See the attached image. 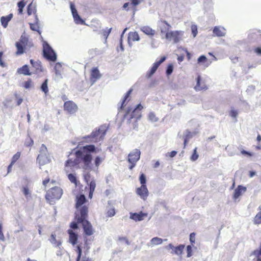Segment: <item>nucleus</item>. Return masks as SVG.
I'll return each mask as SVG.
<instances>
[{
	"mask_svg": "<svg viewBox=\"0 0 261 261\" xmlns=\"http://www.w3.org/2000/svg\"><path fill=\"white\" fill-rule=\"evenodd\" d=\"M105 135V130H102L99 128L98 129L93 131L90 136L85 137L84 139L86 142H96L98 138H101L103 137Z\"/></svg>",
	"mask_w": 261,
	"mask_h": 261,
	"instance_id": "nucleus-9",
	"label": "nucleus"
},
{
	"mask_svg": "<svg viewBox=\"0 0 261 261\" xmlns=\"http://www.w3.org/2000/svg\"><path fill=\"white\" fill-rule=\"evenodd\" d=\"M26 5V3L24 0H21L17 3V6L18 8V14L21 15L23 13V8Z\"/></svg>",
	"mask_w": 261,
	"mask_h": 261,
	"instance_id": "nucleus-32",
	"label": "nucleus"
},
{
	"mask_svg": "<svg viewBox=\"0 0 261 261\" xmlns=\"http://www.w3.org/2000/svg\"><path fill=\"white\" fill-rule=\"evenodd\" d=\"M101 77V74L97 67H94L90 70V81L91 84H94L97 80Z\"/></svg>",
	"mask_w": 261,
	"mask_h": 261,
	"instance_id": "nucleus-14",
	"label": "nucleus"
},
{
	"mask_svg": "<svg viewBox=\"0 0 261 261\" xmlns=\"http://www.w3.org/2000/svg\"><path fill=\"white\" fill-rule=\"evenodd\" d=\"M173 70V65L172 64H169L168 65L167 69H166V74L167 75H170L172 73Z\"/></svg>",
	"mask_w": 261,
	"mask_h": 261,
	"instance_id": "nucleus-51",
	"label": "nucleus"
},
{
	"mask_svg": "<svg viewBox=\"0 0 261 261\" xmlns=\"http://www.w3.org/2000/svg\"><path fill=\"white\" fill-rule=\"evenodd\" d=\"M141 152L139 149H135L128 155V162L130 163L129 169L132 170L136 166V163L140 159Z\"/></svg>",
	"mask_w": 261,
	"mask_h": 261,
	"instance_id": "nucleus-8",
	"label": "nucleus"
},
{
	"mask_svg": "<svg viewBox=\"0 0 261 261\" xmlns=\"http://www.w3.org/2000/svg\"><path fill=\"white\" fill-rule=\"evenodd\" d=\"M197 147L195 148L193 150V153L190 158V159L192 161H195L199 157V155L197 152Z\"/></svg>",
	"mask_w": 261,
	"mask_h": 261,
	"instance_id": "nucleus-41",
	"label": "nucleus"
},
{
	"mask_svg": "<svg viewBox=\"0 0 261 261\" xmlns=\"http://www.w3.org/2000/svg\"><path fill=\"white\" fill-rule=\"evenodd\" d=\"M15 97L16 98L17 105L19 106L22 103L23 99L21 98L18 97L17 95H15Z\"/></svg>",
	"mask_w": 261,
	"mask_h": 261,
	"instance_id": "nucleus-63",
	"label": "nucleus"
},
{
	"mask_svg": "<svg viewBox=\"0 0 261 261\" xmlns=\"http://www.w3.org/2000/svg\"><path fill=\"white\" fill-rule=\"evenodd\" d=\"M161 22L163 23V27L161 29V32L162 33L165 34L166 39L172 40L175 43L179 42L180 39V32L177 31L169 32L171 25L166 20H162Z\"/></svg>",
	"mask_w": 261,
	"mask_h": 261,
	"instance_id": "nucleus-4",
	"label": "nucleus"
},
{
	"mask_svg": "<svg viewBox=\"0 0 261 261\" xmlns=\"http://www.w3.org/2000/svg\"><path fill=\"white\" fill-rule=\"evenodd\" d=\"M197 83L194 87L196 91H205L207 89V87L204 81H201L200 75H198L196 79Z\"/></svg>",
	"mask_w": 261,
	"mask_h": 261,
	"instance_id": "nucleus-17",
	"label": "nucleus"
},
{
	"mask_svg": "<svg viewBox=\"0 0 261 261\" xmlns=\"http://www.w3.org/2000/svg\"><path fill=\"white\" fill-rule=\"evenodd\" d=\"M55 70L56 74H61L62 71V65L60 63H57L55 66Z\"/></svg>",
	"mask_w": 261,
	"mask_h": 261,
	"instance_id": "nucleus-40",
	"label": "nucleus"
},
{
	"mask_svg": "<svg viewBox=\"0 0 261 261\" xmlns=\"http://www.w3.org/2000/svg\"><path fill=\"white\" fill-rule=\"evenodd\" d=\"M33 86V82L31 79H28L23 83V87L25 89H29Z\"/></svg>",
	"mask_w": 261,
	"mask_h": 261,
	"instance_id": "nucleus-38",
	"label": "nucleus"
},
{
	"mask_svg": "<svg viewBox=\"0 0 261 261\" xmlns=\"http://www.w3.org/2000/svg\"><path fill=\"white\" fill-rule=\"evenodd\" d=\"M3 224L1 221H0V240L4 241L5 239V237L4 233L2 231Z\"/></svg>",
	"mask_w": 261,
	"mask_h": 261,
	"instance_id": "nucleus-59",
	"label": "nucleus"
},
{
	"mask_svg": "<svg viewBox=\"0 0 261 261\" xmlns=\"http://www.w3.org/2000/svg\"><path fill=\"white\" fill-rule=\"evenodd\" d=\"M111 29H112L110 28L109 29H106V30H102V35L106 39H107L108 38V37L109 36L110 33H111Z\"/></svg>",
	"mask_w": 261,
	"mask_h": 261,
	"instance_id": "nucleus-54",
	"label": "nucleus"
},
{
	"mask_svg": "<svg viewBox=\"0 0 261 261\" xmlns=\"http://www.w3.org/2000/svg\"><path fill=\"white\" fill-rule=\"evenodd\" d=\"M241 152L242 154L247 155L248 156H251L253 155V153L252 152H250L247 151L245 150H242L241 151Z\"/></svg>",
	"mask_w": 261,
	"mask_h": 261,
	"instance_id": "nucleus-62",
	"label": "nucleus"
},
{
	"mask_svg": "<svg viewBox=\"0 0 261 261\" xmlns=\"http://www.w3.org/2000/svg\"><path fill=\"white\" fill-rule=\"evenodd\" d=\"M238 112L237 111L235 110H231L230 112H229V115L230 116L232 117V118H236L237 115H238Z\"/></svg>",
	"mask_w": 261,
	"mask_h": 261,
	"instance_id": "nucleus-60",
	"label": "nucleus"
},
{
	"mask_svg": "<svg viewBox=\"0 0 261 261\" xmlns=\"http://www.w3.org/2000/svg\"><path fill=\"white\" fill-rule=\"evenodd\" d=\"M141 31L147 35L153 36L155 34V31L149 27H143Z\"/></svg>",
	"mask_w": 261,
	"mask_h": 261,
	"instance_id": "nucleus-30",
	"label": "nucleus"
},
{
	"mask_svg": "<svg viewBox=\"0 0 261 261\" xmlns=\"http://www.w3.org/2000/svg\"><path fill=\"white\" fill-rule=\"evenodd\" d=\"M63 107L64 111L70 114L75 113L78 110L77 106L71 100L65 101Z\"/></svg>",
	"mask_w": 261,
	"mask_h": 261,
	"instance_id": "nucleus-12",
	"label": "nucleus"
},
{
	"mask_svg": "<svg viewBox=\"0 0 261 261\" xmlns=\"http://www.w3.org/2000/svg\"><path fill=\"white\" fill-rule=\"evenodd\" d=\"M75 251L76 252L77 255L76 258V261H80L82 258V247L81 246V244H79L75 247Z\"/></svg>",
	"mask_w": 261,
	"mask_h": 261,
	"instance_id": "nucleus-31",
	"label": "nucleus"
},
{
	"mask_svg": "<svg viewBox=\"0 0 261 261\" xmlns=\"http://www.w3.org/2000/svg\"><path fill=\"white\" fill-rule=\"evenodd\" d=\"M20 152H17L13 156L11 162L14 164L15 162L20 158Z\"/></svg>",
	"mask_w": 261,
	"mask_h": 261,
	"instance_id": "nucleus-47",
	"label": "nucleus"
},
{
	"mask_svg": "<svg viewBox=\"0 0 261 261\" xmlns=\"http://www.w3.org/2000/svg\"><path fill=\"white\" fill-rule=\"evenodd\" d=\"M63 193L61 187L55 186L48 190L45 194V199L50 204H54L56 200L61 198Z\"/></svg>",
	"mask_w": 261,
	"mask_h": 261,
	"instance_id": "nucleus-5",
	"label": "nucleus"
},
{
	"mask_svg": "<svg viewBox=\"0 0 261 261\" xmlns=\"http://www.w3.org/2000/svg\"><path fill=\"white\" fill-rule=\"evenodd\" d=\"M192 247L190 245H188L187 247V257H189L192 256Z\"/></svg>",
	"mask_w": 261,
	"mask_h": 261,
	"instance_id": "nucleus-61",
	"label": "nucleus"
},
{
	"mask_svg": "<svg viewBox=\"0 0 261 261\" xmlns=\"http://www.w3.org/2000/svg\"><path fill=\"white\" fill-rule=\"evenodd\" d=\"M36 6L33 2L30 3L27 7V13L28 15H31L32 14H36Z\"/></svg>",
	"mask_w": 261,
	"mask_h": 261,
	"instance_id": "nucleus-28",
	"label": "nucleus"
},
{
	"mask_svg": "<svg viewBox=\"0 0 261 261\" xmlns=\"http://www.w3.org/2000/svg\"><path fill=\"white\" fill-rule=\"evenodd\" d=\"M87 209L84 208L79 214L74 216V221L70 224V229L67 230L69 234V242L72 246H75L77 243L78 234L73 231L79 228L78 224H82L84 233L86 236H90L94 234V230L91 223L87 220L88 214L86 213Z\"/></svg>",
	"mask_w": 261,
	"mask_h": 261,
	"instance_id": "nucleus-1",
	"label": "nucleus"
},
{
	"mask_svg": "<svg viewBox=\"0 0 261 261\" xmlns=\"http://www.w3.org/2000/svg\"><path fill=\"white\" fill-rule=\"evenodd\" d=\"M151 243L154 245H160L163 243V240L158 237H154L151 239Z\"/></svg>",
	"mask_w": 261,
	"mask_h": 261,
	"instance_id": "nucleus-37",
	"label": "nucleus"
},
{
	"mask_svg": "<svg viewBox=\"0 0 261 261\" xmlns=\"http://www.w3.org/2000/svg\"><path fill=\"white\" fill-rule=\"evenodd\" d=\"M68 179L71 183L74 184L75 186H77V180L75 175L72 173H69L67 175Z\"/></svg>",
	"mask_w": 261,
	"mask_h": 261,
	"instance_id": "nucleus-35",
	"label": "nucleus"
},
{
	"mask_svg": "<svg viewBox=\"0 0 261 261\" xmlns=\"http://www.w3.org/2000/svg\"><path fill=\"white\" fill-rule=\"evenodd\" d=\"M17 72L19 74H22L24 75H31V72H30L29 67L27 65H24L21 67L18 68L17 69Z\"/></svg>",
	"mask_w": 261,
	"mask_h": 261,
	"instance_id": "nucleus-27",
	"label": "nucleus"
},
{
	"mask_svg": "<svg viewBox=\"0 0 261 261\" xmlns=\"http://www.w3.org/2000/svg\"><path fill=\"white\" fill-rule=\"evenodd\" d=\"M213 33L218 37H222L225 36L226 33L224 28L215 27L213 29Z\"/></svg>",
	"mask_w": 261,
	"mask_h": 261,
	"instance_id": "nucleus-26",
	"label": "nucleus"
},
{
	"mask_svg": "<svg viewBox=\"0 0 261 261\" xmlns=\"http://www.w3.org/2000/svg\"><path fill=\"white\" fill-rule=\"evenodd\" d=\"M22 192L26 198H28L30 196L31 193L29 190V189L28 186L23 187L22 188Z\"/></svg>",
	"mask_w": 261,
	"mask_h": 261,
	"instance_id": "nucleus-50",
	"label": "nucleus"
},
{
	"mask_svg": "<svg viewBox=\"0 0 261 261\" xmlns=\"http://www.w3.org/2000/svg\"><path fill=\"white\" fill-rule=\"evenodd\" d=\"M195 236L196 234L194 232H192L190 235V241L192 245H193L195 242Z\"/></svg>",
	"mask_w": 261,
	"mask_h": 261,
	"instance_id": "nucleus-58",
	"label": "nucleus"
},
{
	"mask_svg": "<svg viewBox=\"0 0 261 261\" xmlns=\"http://www.w3.org/2000/svg\"><path fill=\"white\" fill-rule=\"evenodd\" d=\"M13 16V14L11 13L6 16H2L1 18L2 25L4 28H6L7 27L8 23L12 19Z\"/></svg>",
	"mask_w": 261,
	"mask_h": 261,
	"instance_id": "nucleus-23",
	"label": "nucleus"
},
{
	"mask_svg": "<svg viewBox=\"0 0 261 261\" xmlns=\"http://www.w3.org/2000/svg\"><path fill=\"white\" fill-rule=\"evenodd\" d=\"M116 214L115 209L114 207L110 208L107 211L106 215L108 217H112Z\"/></svg>",
	"mask_w": 261,
	"mask_h": 261,
	"instance_id": "nucleus-44",
	"label": "nucleus"
},
{
	"mask_svg": "<svg viewBox=\"0 0 261 261\" xmlns=\"http://www.w3.org/2000/svg\"><path fill=\"white\" fill-rule=\"evenodd\" d=\"M43 56L47 60L55 62L57 60V56L50 45L46 42L43 44Z\"/></svg>",
	"mask_w": 261,
	"mask_h": 261,
	"instance_id": "nucleus-7",
	"label": "nucleus"
},
{
	"mask_svg": "<svg viewBox=\"0 0 261 261\" xmlns=\"http://www.w3.org/2000/svg\"><path fill=\"white\" fill-rule=\"evenodd\" d=\"M24 144L26 147H31L34 144V141L30 136L25 139Z\"/></svg>",
	"mask_w": 261,
	"mask_h": 261,
	"instance_id": "nucleus-36",
	"label": "nucleus"
},
{
	"mask_svg": "<svg viewBox=\"0 0 261 261\" xmlns=\"http://www.w3.org/2000/svg\"><path fill=\"white\" fill-rule=\"evenodd\" d=\"M30 63L33 67L35 68V73H38L43 71L41 62L39 61H35L33 59L30 60Z\"/></svg>",
	"mask_w": 261,
	"mask_h": 261,
	"instance_id": "nucleus-20",
	"label": "nucleus"
},
{
	"mask_svg": "<svg viewBox=\"0 0 261 261\" xmlns=\"http://www.w3.org/2000/svg\"><path fill=\"white\" fill-rule=\"evenodd\" d=\"M168 248L172 250L171 252V254H175L177 255H181L182 253L183 250L185 249V245H179L177 247H174L172 244H169L167 247Z\"/></svg>",
	"mask_w": 261,
	"mask_h": 261,
	"instance_id": "nucleus-16",
	"label": "nucleus"
},
{
	"mask_svg": "<svg viewBox=\"0 0 261 261\" xmlns=\"http://www.w3.org/2000/svg\"><path fill=\"white\" fill-rule=\"evenodd\" d=\"M87 185L89 189L88 197L90 199H91L93 197V194L96 188V181L94 179H92L90 182H89Z\"/></svg>",
	"mask_w": 261,
	"mask_h": 261,
	"instance_id": "nucleus-24",
	"label": "nucleus"
},
{
	"mask_svg": "<svg viewBox=\"0 0 261 261\" xmlns=\"http://www.w3.org/2000/svg\"><path fill=\"white\" fill-rule=\"evenodd\" d=\"M133 90L132 89H129L125 94L124 98L121 102V106L119 108V111L122 110L124 107L126 106V101L127 99L130 96V95L132 92Z\"/></svg>",
	"mask_w": 261,
	"mask_h": 261,
	"instance_id": "nucleus-29",
	"label": "nucleus"
},
{
	"mask_svg": "<svg viewBox=\"0 0 261 261\" xmlns=\"http://www.w3.org/2000/svg\"><path fill=\"white\" fill-rule=\"evenodd\" d=\"M259 252H260L259 249L254 250L252 253V254L255 257L254 258L256 259L255 261H261V255L258 253Z\"/></svg>",
	"mask_w": 261,
	"mask_h": 261,
	"instance_id": "nucleus-43",
	"label": "nucleus"
},
{
	"mask_svg": "<svg viewBox=\"0 0 261 261\" xmlns=\"http://www.w3.org/2000/svg\"><path fill=\"white\" fill-rule=\"evenodd\" d=\"M37 162L40 166H43L49 162L47 154L39 153L37 158Z\"/></svg>",
	"mask_w": 261,
	"mask_h": 261,
	"instance_id": "nucleus-19",
	"label": "nucleus"
},
{
	"mask_svg": "<svg viewBox=\"0 0 261 261\" xmlns=\"http://www.w3.org/2000/svg\"><path fill=\"white\" fill-rule=\"evenodd\" d=\"M28 41L27 38L21 37L19 41L16 42L15 46L17 48V51H16V55H20L24 53L25 46L27 45Z\"/></svg>",
	"mask_w": 261,
	"mask_h": 261,
	"instance_id": "nucleus-11",
	"label": "nucleus"
},
{
	"mask_svg": "<svg viewBox=\"0 0 261 261\" xmlns=\"http://www.w3.org/2000/svg\"><path fill=\"white\" fill-rule=\"evenodd\" d=\"M41 90L42 92H43L45 94H47L48 92V80L46 79L42 83L41 86Z\"/></svg>",
	"mask_w": 261,
	"mask_h": 261,
	"instance_id": "nucleus-34",
	"label": "nucleus"
},
{
	"mask_svg": "<svg viewBox=\"0 0 261 261\" xmlns=\"http://www.w3.org/2000/svg\"><path fill=\"white\" fill-rule=\"evenodd\" d=\"M166 59L167 57L164 56L161 57L159 60H156V61L152 64L151 68L147 72L146 76L147 78L151 77L152 75L156 72L160 65L162 63H163L166 60Z\"/></svg>",
	"mask_w": 261,
	"mask_h": 261,
	"instance_id": "nucleus-10",
	"label": "nucleus"
},
{
	"mask_svg": "<svg viewBox=\"0 0 261 261\" xmlns=\"http://www.w3.org/2000/svg\"><path fill=\"white\" fill-rule=\"evenodd\" d=\"M50 181L51 184H55L56 182V181L55 180L52 179L51 180H50V178L49 177H47L42 181V184L43 185L46 187L47 186V184Z\"/></svg>",
	"mask_w": 261,
	"mask_h": 261,
	"instance_id": "nucleus-46",
	"label": "nucleus"
},
{
	"mask_svg": "<svg viewBox=\"0 0 261 261\" xmlns=\"http://www.w3.org/2000/svg\"><path fill=\"white\" fill-rule=\"evenodd\" d=\"M254 222L255 224H261V209L260 211L255 216L254 219Z\"/></svg>",
	"mask_w": 261,
	"mask_h": 261,
	"instance_id": "nucleus-39",
	"label": "nucleus"
},
{
	"mask_svg": "<svg viewBox=\"0 0 261 261\" xmlns=\"http://www.w3.org/2000/svg\"><path fill=\"white\" fill-rule=\"evenodd\" d=\"M136 194L143 200H146L149 195L146 185H141L136 190Z\"/></svg>",
	"mask_w": 261,
	"mask_h": 261,
	"instance_id": "nucleus-13",
	"label": "nucleus"
},
{
	"mask_svg": "<svg viewBox=\"0 0 261 261\" xmlns=\"http://www.w3.org/2000/svg\"><path fill=\"white\" fill-rule=\"evenodd\" d=\"M87 202L86 198L84 195L81 194L76 196L75 198V208L76 209L74 216L79 214L84 208L87 209L86 213L88 214V205L84 204Z\"/></svg>",
	"mask_w": 261,
	"mask_h": 261,
	"instance_id": "nucleus-6",
	"label": "nucleus"
},
{
	"mask_svg": "<svg viewBox=\"0 0 261 261\" xmlns=\"http://www.w3.org/2000/svg\"><path fill=\"white\" fill-rule=\"evenodd\" d=\"M143 106L141 104L137 105V107L131 112V109H128L124 116V118L127 120V123L133 122L132 127L135 129L137 127V121L141 117V111Z\"/></svg>",
	"mask_w": 261,
	"mask_h": 261,
	"instance_id": "nucleus-3",
	"label": "nucleus"
},
{
	"mask_svg": "<svg viewBox=\"0 0 261 261\" xmlns=\"http://www.w3.org/2000/svg\"><path fill=\"white\" fill-rule=\"evenodd\" d=\"M103 159L101 158L100 157L97 156L95 158L94 163L96 167H98L100 163L102 162Z\"/></svg>",
	"mask_w": 261,
	"mask_h": 261,
	"instance_id": "nucleus-55",
	"label": "nucleus"
},
{
	"mask_svg": "<svg viewBox=\"0 0 261 261\" xmlns=\"http://www.w3.org/2000/svg\"><path fill=\"white\" fill-rule=\"evenodd\" d=\"M148 118L150 120L153 122H156L158 120V118L156 117L154 113L151 112L148 115Z\"/></svg>",
	"mask_w": 261,
	"mask_h": 261,
	"instance_id": "nucleus-52",
	"label": "nucleus"
},
{
	"mask_svg": "<svg viewBox=\"0 0 261 261\" xmlns=\"http://www.w3.org/2000/svg\"><path fill=\"white\" fill-rule=\"evenodd\" d=\"M30 29L34 31H36L40 33L39 31V27L38 23H30Z\"/></svg>",
	"mask_w": 261,
	"mask_h": 261,
	"instance_id": "nucleus-48",
	"label": "nucleus"
},
{
	"mask_svg": "<svg viewBox=\"0 0 261 261\" xmlns=\"http://www.w3.org/2000/svg\"><path fill=\"white\" fill-rule=\"evenodd\" d=\"M97 150L94 145H88L83 146L80 150L74 152L75 158H70L65 163V171L66 173L69 172L68 168H72L79 166L80 164L83 163V168L85 170L91 169V162L92 156L91 152L96 153Z\"/></svg>",
	"mask_w": 261,
	"mask_h": 261,
	"instance_id": "nucleus-2",
	"label": "nucleus"
},
{
	"mask_svg": "<svg viewBox=\"0 0 261 261\" xmlns=\"http://www.w3.org/2000/svg\"><path fill=\"white\" fill-rule=\"evenodd\" d=\"M191 28L193 35L195 37H196L198 33L197 26L195 24H192Z\"/></svg>",
	"mask_w": 261,
	"mask_h": 261,
	"instance_id": "nucleus-53",
	"label": "nucleus"
},
{
	"mask_svg": "<svg viewBox=\"0 0 261 261\" xmlns=\"http://www.w3.org/2000/svg\"><path fill=\"white\" fill-rule=\"evenodd\" d=\"M130 2V6L133 7L134 11H136V7L141 3L142 0H129Z\"/></svg>",
	"mask_w": 261,
	"mask_h": 261,
	"instance_id": "nucleus-42",
	"label": "nucleus"
},
{
	"mask_svg": "<svg viewBox=\"0 0 261 261\" xmlns=\"http://www.w3.org/2000/svg\"><path fill=\"white\" fill-rule=\"evenodd\" d=\"M51 243L56 247H59L61 245V242L56 240V235L52 234L49 239Z\"/></svg>",
	"mask_w": 261,
	"mask_h": 261,
	"instance_id": "nucleus-33",
	"label": "nucleus"
},
{
	"mask_svg": "<svg viewBox=\"0 0 261 261\" xmlns=\"http://www.w3.org/2000/svg\"><path fill=\"white\" fill-rule=\"evenodd\" d=\"M246 191V188L242 186H239L234 190L233 197L234 199L238 198L242 194V192Z\"/></svg>",
	"mask_w": 261,
	"mask_h": 261,
	"instance_id": "nucleus-25",
	"label": "nucleus"
},
{
	"mask_svg": "<svg viewBox=\"0 0 261 261\" xmlns=\"http://www.w3.org/2000/svg\"><path fill=\"white\" fill-rule=\"evenodd\" d=\"M197 63L202 64L204 67H207L212 63V61H209L205 56L202 55L198 58Z\"/></svg>",
	"mask_w": 261,
	"mask_h": 261,
	"instance_id": "nucleus-22",
	"label": "nucleus"
},
{
	"mask_svg": "<svg viewBox=\"0 0 261 261\" xmlns=\"http://www.w3.org/2000/svg\"><path fill=\"white\" fill-rule=\"evenodd\" d=\"M139 180L141 185H146V177L144 173H141L139 177Z\"/></svg>",
	"mask_w": 261,
	"mask_h": 261,
	"instance_id": "nucleus-45",
	"label": "nucleus"
},
{
	"mask_svg": "<svg viewBox=\"0 0 261 261\" xmlns=\"http://www.w3.org/2000/svg\"><path fill=\"white\" fill-rule=\"evenodd\" d=\"M84 249V253L86 255L89 252V250L90 249V247L88 245V240H87L85 241Z\"/></svg>",
	"mask_w": 261,
	"mask_h": 261,
	"instance_id": "nucleus-56",
	"label": "nucleus"
},
{
	"mask_svg": "<svg viewBox=\"0 0 261 261\" xmlns=\"http://www.w3.org/2000/svg\"><path fill=\"white\" fill-rule=\"evenodd\" d=\"M40 153L43 154H47V149L46 146L44 144H42L40 149Z\"/></svg>",
	"mask_w": 261,
	"mask_h": 261,
	"instance_id": "nucleus-57",
	"label": "nucleus"
},
{
	"mask_svg": "<svg viewBox=\"0 0 261 261\" xmlns=\"http://www.w3.org/2000/svg\"><path fill=\"white\" fill-rule=\"evenodd\" d=\"M147 216V213H143L140 212L139 213H130V218L135 221H140L143 220L145 217Z\"/></svg>",
	"mask_w": 261,
	"mask_h": 261,
	"instance_id": "nucleus-18",
	"label": "nucleus"
},
{
	"mask_svg": "<svg viewBox=\"0 0 261 261\" xmlns=\"http://www.w3.org/2000/svg\"><path fill=\"white\" fill-rule=\"evenodd\" d=\"M139 40L140 37L137 32H130L128 34L127 40L129 44L133 42L139 41Z\"/></svg>",
	"mask_w": 261,
	"mask_h": 261,
	"instance_id": "nucleus-21",
	"label": "nucleus"
},
{
	"mask_svg": "<svg viewBox=\"0 0 261 261\" xmlns=\"http://www.w3.org/2000/svg\"><path fill=\"white\" fill-rule=\"evenodd\" d=\"M190 138V136L189 135H187L185 138H184V148H185L186 146L187 145V144L189 141V139Z\"/></svg>",
	"mask_w": 261,
	"mask_h": 261,
	"instance_id": "nucleus-64",
	"label": "nucleus"
},
{
	"mask_svg": "<svg viewBox=\"0 0 261 261\" xmlns=\"http://www.w3.org/2000/svg\"><path fill=\"white\" fill-rule=\"evenodd\" d=\"M84 180L87 184H88L93 179L91 178V176L90 172H88L84 175Z\"/></svg>",
	"mask_w": 261,
	"mask_h": 261,
	"instance_id": "nucleus-49",
	"label": "nucleus"
},
{
	"mask_svg": "<svg viewBox=\"0 0 261 261\" xmlns=\"http://www.w3.org/2000/svg\"><path fill=\"white\" fill-rule=\"evenodd\" d=\"M70 6L72 14L73 15L75 22L77 24H83L84 23V21L81 18V17L78 14L77 10L75 8L74 5L73 3H70Z\"/></svg>",
	"mask_w": 261,
	"mask_h": 261,
	"instance_id": "nucleus-15",
	"label": "nucleus"
}]
</instances>
